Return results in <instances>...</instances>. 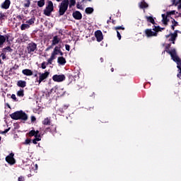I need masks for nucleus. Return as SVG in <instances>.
<instances>
[{"label": "nucleus", "mask_w": 181, "mask_h": 181, "mask_svg": "<svg viewBox=\"0 0 181 181\" xmlns=\"http://www.w3.org/2000/svg\"><path fill=\"white\" fill-rule=\"evenodd\" d=\"M162 18H163V20H162V22L163 23V25H168V22H169V18H168V17L169 16H168V14H162L161 15Z\"/></svg>", "instance_id": "412c9836"}, {"label": "nucleus", "mask_w": 181, "mask_h": 181, "mask_svg": "<svg viewBox=\"0 0 181 181\" xmlns=\"http://www.w3.org/2000/svg\"><path fill=\"white\" fill-rule=\"evenodd\" d=\"M17 95L18 97H23V95H25L23 89H21L20 90H18L17 92Z\"/></svg>", "instance_id": "e433bc0d"}, {"label": "nucleus", "mask_w": 181, "mask_h": 181, "mask_svg": "<svg viewBox=\"0 0 181 181\" xmlns=\"http://www.w3.org/2000/svg\"><path fill=\"white\" fill-rule=\"evenodd\" d=\"M76 6V0H69V8H73V6Z\"/></svg>", "instance_id": "72a5a7b5"}, {"label": "nucleus", "mask_w": 181, "mask_h": 181, "mask_svg": "<svg viewBox=\"0 0 181 181\" xmlns=\"http://www.w3.org/2000/svg\"><path fill=\"white\" fill-rule=\"evenodd\" d=\"M18 69H19V65L15 64L13 67L12 69L13 70H18Z\"/></svg>", "instance_id": "3c124183"}, {"label": "nucleus", "mask_w": 181, "mask_h": 181, "mask_svg": "<svg viewBox=\"0 0 181 181\" xmlns=\"http://www.w3.org/2000/svg\"><path fill=\"white\" fill-rule=\"evenodd\" d=\"M9 131H11V127L6 129L4 132H0V134H2V135H5V134H8Z\"/></svg>", "instance_id": "79ce46f5"}, {"label": "nucleus", "mask_w": 181, "mask_h": 181, "mask_svg": "<svg viewBox=\"0 0 181 181\" xmlns=\"http://www.w3.org/2000/svg\"><path fill=\"white\" fill-rule=\"evenodd\" d=\"M69 108V105H64L62 107H59V110H57V112H60V114H64V112L66 110Z\"/></svg>", "instance_id": "5701e85b"}, {"label": "nucleus", "mask_w": 181, "mask_h": 181, "mask_svg": "<svg viewBox=\"0 0 181 181\" xmlns=\"http://www.w3.org/2000/svg\"><path fill=\"white\" fill-rule=\"evenodd\" d=\"M36 121V117L35 116L31 117V122H35Z\"/></svg>", "instance_id": "052dcab7"}, {"label": "nucleus", "mask_w": 181, "mask_h": 181, "mask_svg": "<svg viewBox=\"0 0 181 181\" xmlns=\"http://www.w3.org/2000/svg\"><path fill=\"white\" fill-rule=\"evenodd\" d=\"M56 93L57 97H63L66 94V90L64 88L59 86H55L51 89V93Z\"/></svg>", "instance_id": "20e7f679"}, {"label": "nucleus", "mask_w": 181, "mask_h": 181, "mask_svg": "<svg viewBox=\"0 0 181 181\" xmlns=\"http://www.w3.org/2000/svg\"><path fill=\"white\" fill-rule=\"evenodd\" d=\"M40 131L39 130H30L27 135H28V136H30L31 138V136H35V138H37L39 136H41L40 134Z\"/></svg>", "instance_id": "ddd939ff"}, {"label": "nucleus", "mask_w": 181, "mask_h": 181, "mask_svg": "<svg viewBox=\"0 0 181 181\" xmlns=\"http://www.w3.org/2000/svg\"><path fill=\"white\" fill-rule=\"evenodd\" d=\"M40 77H39V84H40V83H42V81H43V80H46V78H47L49 77V74H50V73L49 71H45L43 74H40Z\"/></svg>", "instance_id": "9b49d317"}, {"label": "nucleus", "mask_w": 181, "mask_h": 181, "mask_svg": "<svg viewBox=\"0 0 181 181\" xmlns=\"http://www.w3.org/2000/svg\"><path fill=\"white\" fill-rule=\"evenodd\" d=\"M176 26H175V25H173V24L171 25V29L173 30H175V28Z\"/></svg>", "instance_id": "69168bd1"}, {"label": "nucleus", "mask_w": 181, "mask_h": 181, "mask_svg": "<svg viewBox=\"0 0 181 181\" xmlns=\"http://www.w3.org/2000/svg\"><path fill=\"white\" fill-rule=\"evenodd\" d=\"M52 80L57 83H62V81H64V80H66V76H64V74H55L52 76Z\"/></svg>", "instance_id": "1a4fd4ad"}, {"label": "nucleus", "mask_w": 181, "mask_h": 181, "mask_svg": "<svg viewBox=\"0 0 181 181\" xmlns=\"http://www.w3.org/2000/svg\"><path fill=\"white\" fill-rule=\"evenodd\" d=\"M112 23L113 25H115V20H112Z\"/></svg>", "instance_id": "338daca9"}, {"label": "nucleus", "mask_w": 181, "mask_h": 181, "mask_svg": "<svg viewBox=\"0 0 181 181\" xmlns=\"http://www.w3.org/2000/svg\"><path fill=\"white\" fill-rule=\"evenodd\" d=\"M177 4H179V5H178V6H177L178 9H181V1H177V2L176 3V5H177Z\"/></svg>", "instance_id": "680f3d73"}, {"label": "nucleus", "mask_w": 181, "mask_h": 181, "mask_svg": "<svg viewBox=\"0 0 181 181\" xmlns=\"http://www.w3.org/2000/svg\"><path fill=\"white\" fill-rule=\"evenodd\" d=\"M23 74H24V76H33V71H32V70L30 69H23L22 71Z\"/></svg>", "instance_id": "aec40b11"}, {"label": "nucleus", "mask_w": 181, "mask_h": 181, "mask_svg": "<svg viewBox=\"0 0 181 181\" xmlns=\"http://www.w3.org/2000/svg\"><path fill=\"white\" fill-rule=\"evenodd\" d=\"M9 34L2 35L0 34V48L4 47V45L7 42L8 45H11V41L9 40Z\"/></svg>", "instance_id": "423d86ee"}, {"label": "nucleus", "mask_w": 181, "mask_h": 181, "mask_svg": "<svg viewBox=\"0 0 181 181\" xmlns=\"http://www.w3.org/2000/svg\"><path fill=\"white\" fill-rule=\"evenodd\" d=\"M178 33H180V31H179V30H175V31H174V33H173L175 37H177V34Z\"/></svg>", "instance_id": "09e8293b"}, {"label": "nucleus", "mask_w": 181, "mask_h": 181, "mask_svg": "<svg viewBox=\"0 0 181 181\" xmlns=\"http://www.w3.org/2000/svg\"><path fill=\"white\" fill-rule=\"evenodd\" d=\"M52 62H53V59H51V58L48 59L47 66H48V64H52Z\"/></svg>", "instance_id": "864d4df0"}, {"label": "nucleus", "mask_w": 181, "mask_h": 181, "mask_svg": "<svg viewBox=\"0 0 181 181\" xmlns=\"http://www.w3.org/2000/svg\"><path fill=\"white\" fill-rule=\"evenodd\" d=\"M85 12L87 15H91L94 12V8L93 7H87L85 9Z\"/></svg>", "instance_id": "a878e982"}, {"label": "nucleus", "mask_w": 181, "mask_h": 181, "mask_svg": "<svg viewBox=\"0 0 181 181\" xmlns=\"http://www.w3.org/2000/svg\"><path fill=\"white\" fill-rule=\"evenodd\" d=\"M62 46H56L53 50L54 53H57V52H59V54H60V56H63V52H62Z\"/></svg>", "instance_id": "b1692460"}, {"label": "nucleus", "mask_w": 181, "mask_h": 181, "mask_svg": "<svg viewBox=\"0 0 181 181\" xmlns=\"http://www.w3.org/2000/svg\"><path fill=\"white\" fill-rule=\"evenodd\" d=\"M11 6V0H5L4 3L1 4V8L3 9H9Z\"/></svg>", "instance_id": "f3484780"}, {"label": "nucleus", "mask_w": 181, "mask_h": 181, "mask_svg": "<svg viewBox=\"0 0 181 181\" xmlns=\"http://www.w3.org/2000/svg\"><path fill=\"white\" fill-rule=\"evenodd\" d=\"M35 21H36V18H35V16H33L30 20L26 21L25 23L30 26V25H33V23H35Z\"/></svg>", "instance_id": "c85d7f7f"}, {"label": "nucleus", "mask_w": 181, "mask_h": 181, "mask_svg": "<svg viewBox=\"0 0 181 181\" xmlns=\"http://www.w3.org/2000/svg\"><path fill=\"white\" fill-rule=\"evenodd\" d=\"M76 8L77 9H83V6L80 4V3H77Z\"/></svg>", "instance_id": "de8ad7c7"}, {"label": "nucleus", "mask_w": 181, "mask_h": 181, "mask_svg": "<svg viewBox=\"0 0 181 181\" xmlns=\"http://www.w3.org/2000/svg\"><path fill=\"white\" fill-rule=\"evenodd\" d=\"M53 11H54L53 2L52 1H48V5L44 10V15H45V16H50Z\"/></svg>", "instance_id": "39448f33"}, {"label": "nucleus", "mask_w": 181, "mask_h": 181, "mask_svg": "<svg viewBox=\"0 0 181 181\" xmlns=\"http://www.w3.org/2000/svg\"><path fill=\"white\" fill-rule=\"evenodd\" d=\"M16 18H17V19H19L20 21H22V16H17Z\"/></svg>", "instance_id": "e2e57ef3"}, {"label": "nucleus", "mask_w": 181, "mask_h": 181, "mask_svg": "<svg viewBox=\"0 0 181 181\" xmlns=\"http://www.w3.org/2000/svg\"><path fill=\"white\" fill-rule=\"evenodd\" d=\"M0 57H2V60H5V59H6V55L5 54V53L2 52L0 54Z\"/></svg>", "instance_id": "a18cd8bd"}, {"label": "nucleus", "mask_w": 181, "mask_h": 181, "mask_svg": "<svg viewBox=\"0 0 181 181\" xmlns=\"http://www.w3.org/2000/svg\"><path fill=\"white\" fill-rule=\"evenodd\" d=\"M117 35L119 40H121V33H119V31H117Z\"/></svg>", "instance_id": "4d7b16f0"}, {"label": "nucleus", "mask_w": 181, "mask_h": 181, "mask_svg": "<svg viewBox=\"0 0 181 181\" xmlns=\"http://www.w3.org/2000/svg\"><path fill=\"white\" fill-rule=\"evenodd\" d=\"M65 49L67 50V52H70V45H65Z\"/></svg>", "instance_id": "6e6d98bb"}, {"label": "nucleus", "mask_w": 181, "mask_h": 181, "mask_svg": "<svg viewBox=\"0 0 181 181\" xmlns=\"http://www.w3.org/2000/svg\"><path fill=\"white\" fill-rule=\"evenodd\" d=\"M56 131V127L54 129H52V127H47L45 130V132H55Z\"/></svg>", "instance_id": "c9c22d12"}, {"label": "nucleus", "mask_w": 181, "mask_h": 181, "mask_svg": "<svg viewBox=\"0 0 181 181\" xmlns=\"http://www.w3.org/2000/svg\"><path fill=\"white\" fill-rule=\"evenodd\" d=\"M37 6L39 8H43L45 6V0H40L37 1Z\"/></svg>", "instance_id": "f704fd0d"}, {"label": "nucleus", "mask_w": 181, "mask_h": 181, "mask_svg": "<svg viewBox=\"0 0 181 181\" xmlns=\"http://www.w3.org/2000/svg\"><path fill=\"white\" fill-rule=\"evenodd\" d=\"M51 123L52 120L50 119V117L45 118L42 122V125H50Z\"/></svg>", "instance_id": "393cba45"}, {"label": "nucleus", "mask_w": 181, "mask_h": 181, "mask_svg": "<svg viewBox=\"0 0 181 181\" xmlns=\"http://www.w3.org/2000/svg\"><path fill=\"white\" fill-rule=\"evenodd\" d=\"M82 4H87V2H93V0H81Z\"/></svg>", "instance_id": "603ef678"}, {"label": "nucleus", "mask_w": 181, "mask_h": 181, "mask_svg": "<svg viewBox=\"0 0 181 181\" xmlns=\"http://www.w3.org/2000/svg\"><path fill=\"white\" fill-rule=\"evenodd\" d=\"M15 154L13 153H11L8 156L6 157V162L9 165H15L16 163V160L13 158Z\"/></svg>", "instance_id": "6e6552de"}, {"label": "nucleus", "mask_w": 181, "mask_h": 181, "mask_svg": "<svg viewBox=\"0 0 181 181\" xmlns=\"http://www.w3.org/2000/svg\"><path fill=\"white\" fill-rule=\"evenodd\" d=\"M175 13H176V11L175 10L166 12L167 16H170V15H175Z\"/></svg>", "instance_id": "ea45409f"}, {"label": "nucleus", "mask_w": 181, "mask_h": 181, "mask_svg": "<svg viewBox=\"0 0 181 181\" xmlns=\"http://www.w3.org/2000/svg\"><path fill=\"white\" fill-rule=\"evenodd\" d=\"M26 3L23 4L24 8H29L30 6V0H26Z\"/></svg>", "instance_id": "58836bf2"}, {"label": "nucleus", "mask_w": 181, "mask_h": 181, "mask_svg": "<svg viewBox=\"0 0 181 181\" xmlns=\"http://www.w3.org/2000/svg\"><path fill=\"white\" fill-rule=\"evenodd\" d=\"M174 62L177 64V68L178 69V70H180V71L177 76L178 78H180V80H181V59L180 58L177 61H174Z\"/></svg>", "instance_id": "dca6fc26"}, {"label": "nucleus", "mask_w": 181, "mask_h": 181, "mask_svg": "<svg viewBox=\"0 0 181 181\" xmlns=\"http://www.w3.org/2000/svg\"><path fill=\"white\" fill-rule=\"evenodd\" d=\"M39 141H42V136H38L37 137H35V139H33V144H34V145H37Z\"/></svg>", "instance_id": "7c9ffc66"}, {"label": "nucleus", "mask_w": 181, "mask_h": 181, "mask_svg": "<svg viewBox=\"0 0 181 181\" xmlns=\"http://www.w3.org/2000/svg\"><path fill=\"white\" fill-rule=\"evenodd\" d=\"M31 142V140L29 139H25V144L29 145V144Z\"/></svg>", "instance_id": "5fc2aeb1"}, {"label": "nucleus", "mask_w": 181, "mask_h": 181, "mask_svg": "<svg viewBox=\"0 0 181 181\" xmlns=\"http://www.w3.org/2000/svg\"><path fill=\"white\" fill-rule=\"evenodd\" d=\"M148 6H149L148 5V4L146 2H145V1H141L139 4V7L141 8V9H145L146 8H148Z\"/></svg>", "instance_id": "c756f323"}, {"label": "nucleus", "mask_w": 181, "mask_h": 181, "mask_svg": "<svg viewBox=\"0 0 181 181\" xmlns=\"http://www.w3.org/2000/svg\"><path fill=\"white\" fill-rule=\"evenodd\" d=\"M57 63H59V64H61V66H64V64L66 63V58L63 57H58Z\"/></svg>", "instance_id": "6ab92c4d"}, {"label": "nucleus", "mask_w": 181, "mask_h": 181, "mask_svg": "<svg viewBox=\"0 0 181 181\" xmlns=\"http://www.w3.org/2000/svg\"><path fill=\"white\" fill-rule=\"evenodd\" d=\"M95 36L96 37L97 42H102V40L104 39V36L103 35V32L101 30H98L95 32Z\"/></svg>", "instance_id": "9d476101"}, {"label": "nucleus", "mask_w": 181, "mask_h": 181, "mask_svg": "<svg viewBox=\"0 0 181 181\" xmlns=\"http://www.w3.org/2000/svg\"><path fill=\"white\" fill-rule=\"evenodd\" d=\"M153 30H155L156 33L158 32H162V30H165V28H160V26H154Z\"/></svg>", "instance_id": "2f4dec72"}, {"label": "nucleus", "mask_w": 181, "mask_h": 181, "mask_svg": "<svg viewBox=\"0 0 181 181\" xmlns=\"http://www.w3.org/2000/svg\"><path fill=\"white\" fill-rule=\"evenodd\" d=\"M110 71H112V73H113V71H114V68H111Z\"/></svg>", "instance_id": "774afa93"}, {"label": "nucleus", "mask_w": 181, "mask_h": 181, "mask_svg": "<svg viewBox=\"0 0 181 181\" xmlns=\"http://www.w3.org/2000/svg\"><path fill=\"white\" fill-rule=\"evenodd\" d=\"M69 0H63L59 5V16H63L69 9Z\"/></svg>", "instance_id": "7ed1b4c3"}, {"label": "nucleus", "mask_w": 181, "mask_h": 181, "mask_svg": "<svg viewBox=\"0 0 181 181\" xmlns=\"http://www.w3.org/2000/svg\"><path fill=\"white\" fill-rule=\"evenodd\" d=\"M46 66H47L46 62H43L41 64V69H42L43 70H45V69H46Z\"/></svg>", "instance_id": "c03bdc74"}, {"label": "nucleus", "mask_w": 181, "mask_h": 181, "mask_svg": "<svg viewBox=\"0 0 181 181\" xmlns=\"http://www.w3.org/2000/svg\"><path fill=\"white\" fill-rule=\"evenodd\" d=\"M29 28H30V25H29V24L23 23L21 25V30H26V29H29Z\"/></svg>", "instance_id": "473e14b6"}, {"label": "nucleus", "mask_w": 181, "mask_h": 181, "mask_svg": "<svg viewBox=\"0 0 181 181\" xmlns=\"http://www.w3.org/2000/svg\"><path fill=\"white\" fill-rule=\"evenodd\" d=\"M73 18H74L76 21H80L83 18V15L78 11H76L72 13Z\"/></svg>", "instance_id": "f8f14e48"}, {"label": "nucleus", "mask_w": 181, "mask_h": 181, "mask_svg": "<svg viewBox=\"0 0 181 181\" xmlns=\"http://www.w3.org/2000/svg\"><path fill=\"white\" fill-rule=\"evenodd\" d=\"M10 117L12 119L18 121V119H21L22 121H28V115L23 111H16L10 115Z\"/></svg>", "instance_id": "f03ea898"}, {"label": "nucleus", "mask_w": 181, "mask_h": 181, "mask_svg": "<svg viewBox=\"0 0 181 181\" xmlns=\"http://www.w3.org/2000/svg\"><path fill=\"white\" fill-rule=\"evenodd\" d=\"M17 86L21 88H25V87H26V81L20 80L17 82Z\"/></svg>", "instance_id": "4be33fe9"}, {"label": "nucleus", "mask_w": 181, "mask_h": 181, "mask_svg": "<svg viewBox=\"0 0 181 181\" xmlns=\"http://www.w3.org/2000/svg\"><path fill=\"white\" fill-rule=\"evenodd\" d=\"M100 63H104V58L100 57Z\"/></svg>", "instance_id": "0e129e2a"}, {"label": "nucleus", "mask_w": 181, "mask_h": 181, "mask_svg": "<svg viewBox=\"0 0 181 181\" xmlns=\"http://www.w3.org/2000/svg\"><path fill=\"white\" fill-rule=\"evenodd\" d=\"M60 40H62L57 35L54 36L52 40V46H56V45H59V43H60Z\"/></svg>", "instance_id": "a211bd4d"}, {"label": "nucleus", "mask_w": 181, "mask_h": 181, "mask_svg": "<svg viewBox=\"0 0 181 181\" xmlns=\"http://www.w3.org/2000/svg\"><path fill=\"white\" fill-rule=\"evenodd\" d=\"M115 30H125V28H124V25L117 26L114 27Z\"/></svg>", "instance_id": "4c0bfd02"}, {"label": "nucleus", "mask_w": 181, "mask_h": 181, "mask_svg": "<svg viewBox=\"0 0 181 181\" xmlns=\"http://www.w3.org/2000/svg\"><path fill=\"white\" fill-rule=\"evenodd\" d=\"M146 19L147 22L152 23V25H155V19H153V17L146 16Z\"/></svg>", "instance_id": "bb28decb"}, {"label": "nucleus", "mask_w": 181, "mask_h": 181, "mask_svg": "<svg viewBox=\"0 0 181 181\" xmlns=\"http://www.w3.org/2000/svg\"><path fill=\"white\" fill-rule=\"evenodd\" d=\"M18 181H25V177L23 176L18 177Z\"/></svg>", "instance_id": "8fccbe9b"}, {"label": "nucleus", "mask_w": 181, "mask_h": 181, "mask_svg": "<svg viewBox=\"0 0 181 181\" xmlns=\"http://www.w3.org/2000/svg\"><path fill=\"white\" fill-rule=\"evenodd\" d=\"M53 46L52 45H49V47H47L45 49V52H49V50H50V49H53Z\"/></svg>", "instance_id": "49530a36"}, {"label": "nucleus", "mask_w": 181, "mask_h": 181, "mask_svg": "<svg viewBox=\"0 0 181 181\" xmlns=\"http://www.w3.org/2000/svg\"><path fill=\"white\" fill-rule=\"evenodd\" d=\"M170 46H172V43L168 44L165 46V49L164 52H163V53H165V52H166V53H168V54L170 55L172 60H173L174 62H177V60H179V59H180V57H179V55H177L176 49L173 48L171 50L169 49H170Z\"/></svg>", "instance_id": "f257e3e1"}, {"label": "nucleus", "mask_w": 181, "mask_h": 181, "mask_svg": "<svg viewBox=\"0 0 181 181\" xmlns=\"http://www.w3.org/2000/svg\"><path fill=\"white\" fill-rule=\"evenodd\" d=\"M8 46L4 47L2 51L5 52H6L7 51V52H9L10 53H12V52H13V49L11 47V42L10 44H8Z\"/></svg>", "instance_id": "cd10ccee"}, {"label": "nucleus", "mask_w": 181, "mask_h": 181, "mask_svg": "<svg viewBox=\"0 0 181 181\" xmlns=\"http://www.w3.org/2000/svg\"><path fill=\"white\" fill-rule=\"evenodd\" d=\"M28 54H32L35 50H37V45L33 42H30L27 46Z\"/></svg>", "instance_id": "0eeeda50"}, {"label": "nucleus", "mask_w": 181, "mask_h": 181, "mask_svg": "<svg viewBox=\"0 0 181 181\" xmlns=\"http://www.w3.org/2000/svg\"><path fill=\"white\" fill-rule=\"evenodd\" d=\"M12 100H14V101H16V95L15 94L11 95Z\"/></svg>", "instance_id": "13d9d810"}, {"label": "nucleus", "mask_w": 181, "mask_h": 181, "mask_svg": "<svg viewBox=\"0 0 181 181\" xmlns=\"http://www.w3.org/2000/svg\"><path fill=\"white\" fill-rule=\"evenodd\" d=\"M172 23H173V25L174 26H179V23L176 21V20H175L174 18H173L172 20Z\"/></svg>", "instance_id": "37998d69"}, {"label": "nucleus", "mask_w": 181, "mask_h": 181, "mask_svg": "<svg viewBox=\"0 0 181 181\" xmlns=\"http://www.w3.org/2000/svg\"><path fill=\"white\" fill-rule=\"evenodd\" d=\"M56 56H57V53L52 52L49 59L54 60V59H56Z\"/></svg>", "instance_id": "a19ab883"}, {"label": "nucleus", "mask_w": 181, "mask_h": 181, "mask_svg": "<svg viewBox=\"0 0 181 181\" xmlns=\"http://www.w3.org/2000/svg\"><path fill=\"white\" fill-rule=\"evenodd\" d=\"M4 18H5V14L1 13H0V21L2 20V19H4Z\"/></svg>", "instance_id": "bf43d9fd"}, {"label": "nucleus", "mask_w": 181, "mask_h": 181, "mask_svg": "<svg viewBox=\"0 0 181 181\" xmlns=\"http://www.w3.org/2000/svg\"><path fill=\"white\" fill-rule=\"evenodd\" d=\"M166 39H168V42H172L173 45H175V42H176V38L173 33H170L169 35H165ZM170 37V38H169Z\"/></svg>", "instance_id": "2eb2a0df"}, {"label": "nucleus", "mask_w": 181, "mask_h": 181, "mask_svg": "<svg viewBox=\"0 0 181 181\" xmlns=\"http://www.w3.org/2000/svg\"><path fill=\"white\" fill-rule=\"evenodd\" d=\"M145 33L147 37H152V36H158V33L152 31L151 29H146Z\"/></svg>", "instance_id": "4468645a"}]
</instances>
